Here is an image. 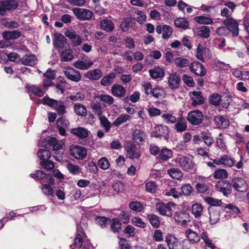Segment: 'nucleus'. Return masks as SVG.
Listing matches in <instances>:
<instances>
[{"instance_id":"f257e3e1","label":"nucleus","mask_w":249,"mask_h":249,"mask_svg":"<svg viewBox=\"0 0 249 249\" xmlns=\"http://www.w3.org/2000/svg\"><path fill=\"white\" fill-rule=\"evenodd\" d=\"M175 161L179 164V166L185 171L191 172L196 170L195 163L190 158L184 156H179L175 159Z\"/></svg>"},{"instance_id":"f03ea898","label":"nucleus","mask_w":249,"mask_h":249,"mask_svg":"<svg viewBox=\"0 0 249 249\" xmlns=\"http://www.w3.org/2000/svg\"><path fill=\"white\" fill-rule=\"evenodd\" d=\"M231 187L238 192L244 193L249 189V185L247 181L242 177H234L231 180Z\"/></svg>"},{"instance_id":"7ed1b4c3","label":"nucleus","mask_w":249,"mask_h":249,"mask_svg":"<svg viewBox=\"0 0 249 249\" xmlns=\"http://www.w3.org/2000/svg\"><path fill=\"white\" fill-rule=\"evenodd\" d=\"M158 212L162 215L170 216L172 215L175 204L173 202H168L167 204L158 203L156 205Z\"/></svg>"},{"instance_id":"20e7f679","label":"nucleus","mask_w":249,"mask_h":249,"mask_svg":"<svg viewBox=\"0 0 249 249\" xmlns=\"http://www.w3.org/2000/svg\"><path fill=\"white\" fill-rule=\"evenodd\" d=\"M18 5V2L16 0H2L0 4V14L4 15L7 11L16 9Z\"/></svg>"},{"instance_id":"39448f33","label":"nucleus","mask_w":249,"mask_h":249,"mask_svg":"<svg viewBox=\"0 0 249 249\" xmlns=\"http://www.w3.org/2000/svg\"><path fill=\"white\" fill-rule=\"evenodd\" d=\"M227 30L232 33L233 36H237L239 35V22L233 18H229L223 22Z\"/></svg>"},{"instance_id":"423d86ee","label":"nucleus","mask_w":249,"mask_h":249,"mask_svg":"<svg viewBox=\"0 0 249 249\" xmlns=\"http://www.w3.org/2000/svg\"><path fill=\"white\" fill-rule=\"evenodd\" d=\"M30 177L36 180H39L41 184L44 183H53V180L50 174H46L41 170H37L34 174H30Z\"/></svg>"},{"instance_id":"0eeeda50","label":"nucleus","mask_w":249,"mask_h":249,"mask_svg":"<svg viewBox=\"0 0 249 249\" xmlns=\"http://www.w3.org/2000/svg\"><path fill=\"white\" fill-rule=\"evenodd\" d=\"M71 155L78 160L84 159L87 155V150L85 147L79 145H72L70 149Z\"/></svg>"},{"instance_id":"6e6552de","label":"nucleus","mask_w":249,"mask_h":249,"mask_svg":"<svg viewBox=\"0 0 249 249\" xmlns=\"http://www.w3.org/2000/svg\"><path fill=\"white\" fill-rule=\"evenodd\" d=\"M187 120L193 125H198L203 120V115L199 110L191 111L188 114Z\"/></svg>"},{"instance_id":"1a4fd4ad","label":"nucleus","mask_w":249,"mask_h":249,"mask_svg":"<svg viewBox=\"0 0 249 249\" xmlns=\"http://www.w3.org/2000/svg\"><path fill=\"white\" fill-rule=\"evenodd\" d=\"M76 18L82 20H88L93 16V12L86 9L74 8L72 10Z\"/></svg>"},{"instance_id":"9d476101","label":"nucleus","mask_w":249,"mask_h":249,"mask_svg":"<svg viewBox=\"0 0 249 249\" xmlns=\"http://www.w3.org/2000/svg\"><path fill=\"white\" fill-rule=\"evenodd\" d=\"M63 71L67 78L72 81L78 82L81 79L80 72L73 68L65 67L63 69Z\"/></svg>"},{"instance_id":"9b49d317","label":"nucleus","mask_w":249,"mask_h":249,"mask_svg":"<svg viewBox=\"0 0 249 249\" xmlns=\"http://www.w3.org/2000/svg\"><path fill=\"white\" fill-rule=\"evenodd\" d=\"M215 187L217 191L222 193L226 196L230 195L232 192V187L231 182L227 180L218 181Z\"/></svg>"},{"instance_id":"f8f14e48","label":"nucleus","mask_w":249,"mask_h":249,"mask_svg":"<svg viewBox=\"0 0 249 249\" xmlns=\"http://www.w3.org/2000/svg\"><path fill=\"white\" fill-rule=\"evenodd\" d=\"M190 69L191 72L200 77L205 76L207 72L204 65L197 61L191 63L190 65Z\"/></svg>"},{"instance_id":"ddd939ff","label":"nucleus","mask_w":249,"mask_h":249,"mask_svg":"<svg viewBox=\"0 0 249 249\" xmlns=\"http://www.w3.org/2000/svg\"><path fill=\"white\" fill-rule=\"evenodd\" d=\"M65 35L71 39L73 47L78 46L82 43V37L73 30H67L65 32Z\"/></svg>"},{"instance_id":"4468645a","label":"nucleus","mask_w":249,"mask_h":249,"mask_svg":"<svg viewBox=\"0 0 249 249\" xmlns=\"http://www.w3.org/2000/svg\"><path fill=\"white\" fill-rule=\"evenodd\" d=\"M165 241L169 249H182V245L178 239L173 234L166 235Z\"/></svg>"},{"instance_id":"2eb2a0df","label":"nucleus","mask_w":249,"mask_h":249,"mask_svg":"<svg viewBox=\"0 0 249 249\" xmlns=\"http://www.w3.org/2000/svg\"><path fill=\"white\" fill-rule=\"evenodd\" d=\"M156 31L158 34H162V38L164 39H169L173 34L172 28L166 24L157 26Z\"/></svg>"},{"instance_id":"dca6fc26","label":"nucleus","mask_w":249,"mask_h":249,"mask_svg":"<svg viewBox=\"0 0 249 249\" xmlns=\"http://www.w3.org/2000/svg\"><path fill=\"white\" fill-rule=\"evenodd\" d=\"M127 156L130 159H139L141 154L136 146L131 143H128L125 147Z\"/></svg>"},{"instance_id":"f3484780","label":"nucleus","mask_w":249,"mask_h":249,"mask_svg":"<svg viewBox=\"0 0 249 249\" xmlns=\"http://www.w3.org/2000/svg\"><path fill=\"white\" fill-rule=\"evenodd\" d=\"M48 144L53 147V149L56 154H58L63 149L64 142L62 140H57L55 138L52 137L48 141Z\"/></svg>"},{"instance_id":"a211bd4d","label":"nucleus","mask_w":249,"mask_h":249,"mask_svg":"<svg viewBox=\"0 0 249 249\" xmlns=\"http://www.w3.org/2000/svg\"><path fill=\"white\" fill-rule=\"evenodd\" d=\"M186 238L193 244L196 245L200 241L199 235L191 229H187L185 231Z\"/></svg>"},{"instance_id":"6ab92c4d","label":"nucleus","mask_w":249,"mask_h":249,"mask_svg":"<svg viewBox=\"0 0 249 249\" xmlns=\"http://www.w3.org/2000/svg\"><path fill=\"white\" fill-rule=\"evenodd\" d=\"M180 81L181 79L179 75L176 72L170 74L168 78V86L171 89L178 88Z\"/></svg>"},{"instance_id":"aec40b11","label":"nucleus","mask_w":249,"mask_h":249,"mask_svg":"<svg viewBox=\"0 0 249 249\" xmlns=\"http://www.w3.org/2000/svg\"><path fill=\"white\" fill-rule=\"evenodd\" d=\"M190 214L185 212H176L174 219L176 222L180 225H185L188 221H190Z\"/></svg>"},{"instance_id":"412c9836","label":"nucleus","mask_w":249,"mask_h":249,"mask_svg":"<svg viewBox=\"0 0 249 249\" xmlns=\"http://www.w3.org/2000/svg\"><path fill=\"white\" fill-rule=\"evenodd\" d=\"M117 74L114 72H110L107 75L103 76L101 79L100 85L104 87H108L111 86L114 82V80L116 78Z\"/></svg>"},{"instance_id":"4be33fe9","label":"nucleus","mask_w":249,"mask_h":249,"mask_svg":"<svg viewBox=\"0 0 249 249\" xmlns=\"http://www.w3.org/2000/svg\"><path fill=\"white\" fill-rule=\"evenodd\" d=\"M71 133L78 138L82 139L88 137L89 131L84 127H78L72 128L71 130Z\"/></svg>"},{"instance_id":"5701e85b","label":"nucleus","mask_w":249,"mask_h":249,"mask_svg":"<svg viewBox=\"0 0 249 249\" xmlns=\"http://www.w3.org/2000/svg\"><path fill=\"white\" fill-rule=\"evenodd\" d=\"M214 122L217 127L225 129L229 125V120L221 115L216 116L214 118Z\"/></svg>"},{"instance_id":"b1692460","label":"nucleus","mask_w":249,"mask_h":249,"mask_svg":"<svg viewBox=\"0 0 249 249\" xmlns=\"http://www.w3.org/2000/svg\"><path fill=\"white\" fill-rule=\"evenodd\" d=\"M111 93L114 96L117 97H123L125 95L126 90L122 85L114 84L111 88Z\"/></svg>"},{"instance_id":"393cba45","label":"nucleus","mask_w":249,"mask_h":249,"mask_svg":"<svg viewBox=\"0 0 249 249\" xmlns=\"http://www.w3.org/2000/svg\"><path fill=\"white\" fill-rule=\"evenodd\" d=\"M85 77L91 80H98L103 76L102 71L99 69H95L88 71L85 74Z\"/></svg>"},{"instance_id":"a878e982","label":"nucleus","mask_w":249,"mask_h":249,"mask_svg":"<svg viewBox=\"0 0 249 249\" xmlns=\"http://www.w3.org/2000/svg\"><path fill=\"white\" fill-rule=\"evenodd\" d=\"M191 97L192 100V105L193 106L202 105L204 103V99L201 95V91H193L191 93Z\"/></svg>"},{"instance_id":"bb28decb","label":"nucleus","mask_w":249,"mask_h":249,"mask_svg":"<svg viewBox=\"0 0 249 249\" xmlns=\"http://www.w3.org/2000/svg\"><path fill=\"white\" fill-rule=\"evenodd\" d=\"M93 65V62L89 59L84 60H77L75 61L73 65L77 69L81 70H86Z\"/></svg>"},{"instance_id":"cd10ccee","label":"nucleus","mask_w":249,"mask_h":249,"mask_svg":"<svg viewBox=\"0 0 249 249\" xmlns=\"http://www.w3.org/2000/svg\"><path fill=\"white\" fill-rule=\"evenodd\" d=\"M132 138L135 143L142 144L144 142L145 133L141 130L135 129L132 133Z\"/></svg>"},{"instance_id":"c85d7f7f","label":"nucleus","mask_w":249,"mask_h":249,"mask_svg":"<svg viewBox=\"0 0 249 249\" xmlns=\"http://www.w3.org/2000/svg\"><path fill=\"white\" fill-rule=\"evenodd\" d=\"M100 25L101 29L107 33L111 32L115 28L114 23L110 20L104 19L100 21Z\"/></svg>"},{"instance_id":"c756f323","label":"nucleus","mask_w":249,"mask_h":249,"mask_svg":"<svg viewBox=\"0 0 249 249\" xmlns=\"http://www.w3.org/2000/svg\"><path fill=\"white\" fill-rule=\"evenodd\" d=\"M187 128V122L183 117H178L176 122L175 129L177 132H182L185 131Z\"/></svg>"},{"instance_id":"7c9ffc66","label":"nucleus","mask_w":249,"mask_h":249,"mask_svg":"<svg viewBox=\"0 0 249 249\" xmlns=\"http://www.w3.org/2000/svg\"><path fill=\"white\" fill-rule=\"evenodd\" d=\"M66 39L61 34H55L53 40V44L55 47L62 49L65 47Z\"/></svg>"},{"instance_id":"2f4dec72","label":"nucleus","mask_w":249,"mask_h":249,"mask_svg":"<svg viewBox=\"0 0 249 249\" xmlns=\"http://www.w3.org/2000/svg\"><path fill=\"white\" fill-rule=\"evenodd\" d=\"M150 76L154 79H157L160 78H162L164 74V70L159 67H156L149 71Z\"/></svg>"},{"instance_id":"473e14b6","label":"nucleus","mask_w":249,"mask_h":249,"mask_svg":"<svg viewBox=\"0 0 249 249\" xmlns=\"http://www.w3.org/2000/svg\"><path fill=\"white\" fill-rule=\"evenodd\" d=\"M21 35V32L18 30H13L12 31H7L3 33L2 37L4 39L7 40H14L19 38Z\"/></svg>"},{"instance_id":"72a5a7b5","label":"nucleus","mask_w":249,"mask_h":249,"mask_svg":"<svg viewBox=\"0 0 249 249\" xmlns=\"http://www.w3.org/2000/svg\"><path fill=\"white\" fill-rule=\"evenodd\" d=\"M173 156L172 151L166 147L163 148L160 151L157 156V158L160 160H161L163 161H166L168 159L171 158Z\"/></svg>"},{"instance_id":"f704fd0d","label":"nucleus","mask_w":249,"mask_h":249,"mask_svg":"<svg viewBox=\"0 0 249 249\" xmlns=\"http://www.w3.org/2000/svg\"><path fill=\"white\" fill-rule=\"evenodd\" d=\"M200 134L201 138L206 145L210 146L213 143L214 140L213 137L211 133L208 130L201 131Z\"/></svg>"},{"instance_id":"c9c22d12","label":"nucleus","mask_w":249,"mask_h":249,"mask_svg":"<svg viewBox=\"0 0 249 249\" xmlns=\"http://www.w3.org/2000/svg\"><path fill=\"white\" fill-rule=\"evenodd\" d=\"M210 29L206 26H202L196 29L197 35L203 38H207L210 36Z\"/></svg>"},{"instance_id":"e433bc0d","label":"nucleus","mask_w":249,"mask_h":249,"mask_svg":"<svg viewBox=\"0 0 249 249\" xmlns=\"http://www.w3.org/2000/svg\"><path fill=\"white\" fill-rule=\"evenodd\" d=\"M36 58L34 55H26L21 59V62L22 64L30 66L35 65L36 63Z\"/></svg>"},{"instance_id":"4c0bfd02","label":"nucleus","mask_w":249,"mask_h":249,"mask_svg":"<svg viewBox=\"0 0 249 249\" xmlns=\"http://www.w3.org/2000/svg\"><path fill=\"white\" fill-rule=\"evenodd\" d=\"M200 239H202L205 244V246L210 249H215V246L213 244L212 240L208 237V234L207 231H203L199 235Z\"/></svg>"},{"instance_id":"58836bf2","label":"nucleus","mask_w":249,"mask_h":249,"mask_svg":"<svg viewBox=\"0 0 249 249\" xmlns=\"http://www.w3.org/2000/svg\"><path fill=\"white\" fill-rule=\"evenodd\" d=\"M168 175L173 179L180 180L183 177V174L181 171L177 168H170L167 171Z\"/></svg>"},{"instance_id":"ea45409f","label":"nucleus","mask_w":249,"mask_h":249,"mask_svg":"<svg viewBox=\"0 0 249 249\" xmlns=\"http://www.w3.org/2000/svg\"><path fill=\"white\" fill-rule=\"evenodd\" d=\"M176 66L180 69L190 66V61L188 59L181 57H176L174 59Z\"/></svg>"},{"instance_id":"a19ab883","label":"nucleus","mask_w":249,"mask_h":249,"mask_svg":"<svg viewBox=\"0 0 249 249\" xmlns=\"http://www.w3.org/2000/svg\"><path fill=\"white\" fill-rule=\"evenodd\" d=\"M74 111L77 115L80 116H85L87 114V110L86 107L80 103L74 104Z\"/></svg>"},{"instance_id":"79ce46f5","label":"nucleus","mask_w":249,"mask_h":249,"mask_svg":"<svg viewBox=\"0 0 249 249\" xmlns=\"http://www.w3.org/2000/svg\"><path fill=\"white\" fill-rule=\"evenodd\" d=\"M194 20L200 24L209 25L213 23V19L204 16H199L194 18Z\"/></svg>"},{"instance_id":"37998d69","label":"nucleus","mask_w":249,"mask_h":249,"mask_svg":"<svg viewBox=\"0 0 249 249\" xmlns=\"http://www.w3.org/2000/svg\"><path fill=\"white\" fill-rule=\"evenodd\" d=\"M131 119V117L127 114H122L118 116L113 122V124L116 126H119L121 124L126 122Z\"/></svg>"},{"instance_id":"c03bdc74","label":"nucleus","mask_w":249,"mask_h":249,"mask_svg":"<svg viewBox=\"0 0 249 249\" xmlns=\"http://www.w3.org/2000/svg\"><path fill=\"white\" fill-rule=\"evenodd\" d=\"M84 233L82 229H78L77 231L74 241V246L75 248H79L83 244V236Z\"/></svg>"},{"instance_id":"a18cd8bd","label":"nucleus","mask_w":249,"mask_h":249,"mask_svg":"<svg viewBox=\"0 0 249 249\" xmlns=\"http://www.w3.org/2000/svg\"><path fill=\"white\" fill-rule=\"evenodd\" d=\"M225 209L227 213L232 215H238L241 213L240 209L233 203H230L225 206Z\"/></svg>"},{"instance_id":"49530a36","label":"nucleus","mask_w":249,"mask_h":249,"mask_svg":"<svg viewBox=\"0 0 249 249\" xmlns=\"http://www.w3.org/2000/svg\"><path fill=\"white\" fill-rule=\"evenodd\" d=\"M175 25L179 28L186 30L189 28V23L184 18H178L174 21Z\"/></svg>"},{"instance_id":"de8ad7c7","label":"nucleus","mask_w":249,"mask_h":249,"mask_svg":"<svg viewBox=\"0 0 249 249\" xmlns=\"http://www.w3.org/2000/svg\"><path fill=\"white\" fill-rule=\"evenodd\" d=\"M29 90L34 95L39 97L43 96L46 92L44 89H42L40 87L36 85L31 86L29 88Z\"/></svg>"},{"instance_id":"09e8293b","label":"nucleus","mask_w":249,"mask_h":249,"mask_svg":"<svg viewBox=\"0 0 249 249\" xmlns=\"http://www.w3.org/2000/svg\"><path fill=\"white\" fill-rule=\"evenodd\" d=\"M152 95L157 99L162 98L165 94V92L163 88L161 87L157 86L152 89Z\"/></svg>"},{"instance_id":"8fccbe9b","label":"nucleus","mask_w":249,"mask_h":249,"mask_svg":"<svg viewBox=\"0 0 249 249\" xmlns=\"http://www.w3.org/2000/svg\"><path fill=\"white\" fill-rule=\"evenodd\" d=\"M228 177V172L224 169H218L215 170L213 174V177L215 179H224Z\"/></svg>"},{"instance_id":"3c124183","label":"nucleus","mask_w":249,"mask_h":249,"mask_svg":"<svg viewBox=\"0 0 249 249\" xmlns=\"http://www.w3.org/2000/svg\"><path fill=\"white\" fill-rule=\"evenodd\" d=\"M50 183H44L41 188L42 193L46 196H53V189L49 185Z\"/></svg>"},{"instance_id":"603ef678","label":"nucleus","mask_w":249,"mask_h":249,"mask_svg":"<svg viewBox=\"0 0 249 249\" xmlns=\"http://www.w3.org/2000/svg\"><path fill=\"white\" fill-rule=\"evenodd\" d=\"M221 161L222 165L229 167L232 166L235 162L234 159L228 155H225L221 156Z\"/></svg>"},{"instance_id":"864d4df0","label":"nucleus","mask_w":249,"mask_h":249,"mask_svg":"<svg viewBox=\"0 0 249 249\" xmlns=\"http://www.w3.org/2000/svg\"><path fill=\"white\" fill-rule=\"evenodd\" d=\"M203 208L199 203H195L192 206V212L196 218L200 217L202 213Z\"/></svg>"},{"instance_id":"5fc2aeb1","label":"nucleus","mask_w":249,"mask_h":249,"mask_svg":"<svg viewBox=\"0 0 249 249\" xmlns=\"http://www.w3.org/2000/svg\"><path fill=\"white\" fill-rule=\"evenodd\" d=\"M73 58L72 51L70 49L63 51L61 53V60L62 61H70Z\"/></svg>"},{"instance_id":"6e6d98bb","label":"nucleus","mask_w":249,"mask_h":249,"mask_svg":"<svg viewBox=\"0 0 249 249\" xmlns=\"http://www.w3.org/2000/svg\"><path fill=\"white\" fill-rule=\"evenodd\" d=\"M206 50V48L205 47H204L201 44H199L197 45L196 50V58L200 61L204 62V59L203 57V53L204 52H205Z\"/></svg>"},{"instance_id":"4d7b16f0","label":"nucleus","mask_w":249,"mask_h":249,"mask_svg":"<svg viewBox=\"0 0 249 249\" xmlns=\"http://www.w3.org/2000/svg\"><path fill=\"white\" fill-rule=\"evenodd\" d=\"M209 99L210 103L215 107L218 106L221 100L220 95L217 93H213L209 96Z\"/></svg>"},{"instance_id":"13d9d810","label":"nucleus","mask_w":249,"mask_h":249,"mask_svg":"<svg viewBox=\"0 0 249 249\" xmlns=\"http://www.w3.org/2000/svg\"><path fill=\"white\" fill-rule=\"evenodd\" d=\"M38 157L40 160H45L51 158V153L49 150L45 149H40L37 152Z\"/></svg>"},{"instance_id":"bf43d9fd","label":"nucleus","mask_w":249,"mask_h":249,"mask_svg":"<svg viewBox=\"0 0 249 249\" xmlns=\"http://www.w3.org/2000/svg\"><path fill=\"white\" fill-rule=\"evenodd\" d=\"M162 119L167 123L174 124L177 118L171 112H165L161 115Z\"/></svg>"},{"instance_id":"052dcab7","label":"nucleus","mask_w":249,"mask_h":249,"mask_svg":"<svg viewBox=\"0 0 249 249\" xmlns=\"http://www.w3.org/2000/svg\"><path fill=\"white\" fill-rule=\"evenodd\" d=\"M99 167L103 170H107L109 168L110 163L107 159L106 157H102L98 161Z\"/></svg>"},{"instance_id":"680f3d73","label":"nucleus","mask_w":249,"mask_h":249,"mask_svg":"<svg viewBox=\"0 0 249 249\" xmlns=\"http://www.w3.org/2000/svg\"><path fill=\"white\" fill-rule=\"evenodd\" d=\"M42 103L52 108H54L55 106L57 105V101L51 99L47 96H45L42 99Z\"/></svg>"},{"instance_id":"e2e57ef3","label":"nucleus","mask_w":249,"mask_h":249,"mask_svg":"<svg viewBox=\"0 0 249 249\" xmlns=\"http://www.w3.org/2000/svg\"><path fill=\"white\" fill-rule=\"evenodd\" d=\"M181 193L185 196H189L193 191V188L190 183H185L180 188Z\"/></svg>"},{"instance_id":"0e129e2a","label":"nucleus","mask_w":249,"mask_h":249,"mask_svg":"<svg viewBox=\"0 0 249 249\" xmlns=\"http://www.w3.org/2000/svg\"><path fill=\"white\" fill-rule=\"evenodd\" d=\"M204 200L206 203H208L211 206H220L222 204V202L221 200L212 197H205Z\"/></svg>"},{"instance_id":"69168bd1","label":"nucleus","mask_w":249,"mask_h":249,"mask_svg":"<svg viewBox=\"0 0 249 249\" xmlns=\"http://www.w3.org/2000/svg\"><path fill=\"white\" fill-rule=\"evenodd\" d=\"M148 218L150 223L153 226L154 228H158L160 225V221L159 217L154 214H149Z\"/></svg>"},{"instance_id":"338daca9","label":"nucleus","mask_w":249,"mask_h":249,"mask_svg":"<svg viewBox=\"0 0 249 249\" xmlns=\"http://www.w3.org/2000/svg\"><path fill=\"white\" fill-rule=\"evenodd\" d=\"M100 123L106 132L109 131L111 128V123L106 117H101L100 118Z\"/></svg>"},{"instance_id":"774afa93","label":"nucleus","mask_w":249,"mask_h":249,"mask_svg":"<svg viewBox=\"0 0 249 249\" xmlns=\"http://www.w3.org/2000/svg\"><path fill=\"white\" fill-rule=\"evenodd\" d=\"M129 207L132 210L140 212L143 209L142 205L138 201H132L129 203Z\"/></svg>"}]
</instances>
